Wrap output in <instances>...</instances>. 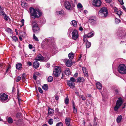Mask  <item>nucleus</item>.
I'll return each mask as SVG.
<instances>
[{"label":"nucleus","mask_w":126,"mask_h":126,"mask_svg":"<svg viewBox=\"0 0 126 126\" xmlns=\"http://www.w3.org/2000/svg\"><path fill=\"white\" fill-rule=\"evenodd\" d=\"M30 11L31 15L34 19L40 17L42 14L41 12L38 9H34V8L32 7L30 8Z\"/></svg>","instance_id":"f257e3e1"},{"label":"nucleus","mask_w":126,"mask_h":126,"mask_svg":"<svg viewBox=\"0 0 126 126\" xmlns=\"http://www.w3.org/2000/svg\"><path fill=\"white\" fill-rule=\"evenodd\" d=\"M99 16L101 17H106L108 14V10L106 7L101 8L98 12Z\"/></svg>","instance_id":"f03ea898"},{"label":"nucleus","mask_w":126,"mask_h":126,"mask_svg":"<svg viewBox=\"0 0 126 126\" xmlns=\"http://www.w3.org/2000/svg\"><path fill=\"white\" fill-rule=\"evenodd\" d=\"M31 23L33 32L35 33H38L39 32L40 29L37 21L35 20H33Z\"/></svg>","instance_id":"7ed1b4c3"},{"label":"nucleus","mask_w":126,"mask_h":126,"mask_svg":"<svg viewBox=\"0 0 126 126\" xmlns=\"http://www.w3.org/2000/svg\"><path fill=\"white\" fill-rule=\"evenodd\" d=\"M61 72V68L60 66H56L53 70V74L56 77L60 76Z\"/></svg>","instance_id":"20e7f679"},{"label":"nucleus","mask_w":126,"mask_h":126,"mask_svg":"<svg viewBox=\"0 0 126 126\" xmlns=\"http://www.w3.org/2000/svg\"><path fill=\"white\" fill-rule=\"evenodd\" d=\"M118 98V99L116 101V105L114 108V110L115 111L117 110L119 107L121 106L123 103V101L121 97H119Z\"/></svg>","instance_id":"39448f33"},{"label":"nucleus","mask_w":126,"mask_h":126,"mask_svg":"<svg viewBox=\"0 0 126 126\" xmlns=\"http://www.w3.org/2000/svg\"><path fill=\"white\" fill-rule=\"evenodd\" d=\"M118 70L121 74H126V66L124 64L120 65L118 67Z\"/></svg>","instance_id":"423d86ee"},{"label":"nucleus","mask_w":126,"mask_h":126,"mask_svg":"<svg viewBox=\"0 0 126 126\" xmlns=\"http://www.w3.org/2000/svg\"><path fill=\"white\" fill-rule=\"evenodd\" d=\"M48 58H46L42 56L41 54L38 55L37 57L35 58V60L36 61H43L47 62L48 60Z\"/></svg>","instance_id":"0eeeda50"},{"label":"nucleus","mask_w":126,"mask_h":126,"mask_svg":"<svg viewBox=\"0 0 126 126\" xmlns=\"http://www.w3.org/2000/svg\"><path fill=\"white\" fill-rule=\"evenodd\" d=\"M102 3L101 0H93V5L97 7H99L101 6Z\"/></svg>","instance_id":"6e6552de"},{"label":"nucleus","mask_w":126,"mask_h":126,"mask_svg":"<svg viewBox=\"0 0 126 126\" xmlns=\"http://www.w3.org/2000/svg\"><path fill=\"white\" fill-rule=\"evenodd\" d=\"M64 5L65 8L68 10L71 11L73 9V7L71 6L70 3L68 1H65Z\"/></svg>","instance_id":"1a4fd4ad"},{"label":"nucleus","mask_w":126,"mask_h":126,"mask_svg":"<svg viewBox=\"0 0 126 126\" xmlns=\"http://www.w3.org/2000/svg\"><path fill=\"white\" fill-rule=\"evenodd\" d=\"M72 34V39L74 40H76L79 37V34L77 31L74 30Z\"/></svg>","instance_id":"9d476101"},{"label":"nucleus","mask_w":126,"mask_h":126,"mask_svg":"<svg viewBox=\"0 0 126 126\" xmlns=\"http://www.w3.org/2000/svg\"><path fill=\"white\" fill-rule=\"evenodd\" d=\"M8 95L5 94L3 93L0 94V100L1 101L5 100L8 98Z\"/></svg>","instance_id":"9b49d317"},{"label":"nucleus","mask_w":126,"mask_h":126,"mask_svg":"<svg viewBox=\"0 0 126 126\" xmlns=\"http://www.w3.org/2000/svg\"><path fill=\"white\" fill-rule=\"evenodd\" d=\"M67 84L71 88H73L75 87V84L70 80L67 81Z\"/></svg>","instance_id":"f8f14e48"},{"label":"nucleus","mask_w":126,"mask_h":126,"mask_svg":"<svg viewBox=\"0 0 126 126\" xmlns=\"http://www.w3.org/2000/svg\"><path fill=\"white\" fill-rule=\"evenodd\" d=\"M65 64L67 67H70L72 65V62L71 60H68L66 61Z\"/></svg>","instance_id":"ddd939ff"},{"label":"nucleus","mask_w":126,"mask_h":126,"mask_svg":"<svg viewBox=\"0 0 126 126\" xmlns=\"http://www.w3.org/2000/svg\"><path fill=\"white\" fill-rule=\"evenodd\" d=\"M33 65L34 68L35 69H37L39 67V64L38 62L35 61L33 62Z\"/></svg>","instance_id":"4468645a"},{"label":"nucleus","mask_w":126,"mask_h":126,"mask_svg":"<svg viewBox=\"0 0 126 126\" xmlns=\"http://www.w3.org/2000/svg\"><path fill=\"white\" fill-rule=\"evenodd\" d=\"M65 123L67 126H71L70 123L71 120L69 118H66L65 119Z\"/></svg>","instance_id":"2eb2a0df"},{"label":"nucleus","mask_w":126,"mask_h":126,"mask_svg":"<svg viewBox=\"0 0 126 126\" xmlns=\"http://www.w3.org/2000/svg\"><path fill=\"white\" fill-rule=\"evenodd\" d=\"M82 69L84 75L86 77H88V73L86 69V68L85 67H82Z\"/></svg>","instance_id":"dca6fc26"},{"label":"nucleus","mask_w":126,"mask_h":126,"mask_svg":"<svg viewBox=\"0 0 126 126\" xmlns=\"http://www.w3.org/2000/svg\"><path fill=\"white\" fill-rule=\"evenodd\" d=\"M96 84L97 89L99 90H100L102 89V85L100 82H97L96 83Z\"/></svg>","instance_id":"f3484780"},{"label":"nucleus","mask_w":126,"mask_h":126,"mask_svg":"<svg viewBox=\"0 0 126 126\" xmlns=\"http://www.w3.org/2000/svg\"><path fill=\"white\" fill-rule=\"evenodd\" d=\"M77 82H82V83H83L84 81V78L80 77L78 78L77 79Z\"/></svg>","instance_id":"a211bd4d"},{"label":"nucleus","mask_w":126,"mask_h":126,"mask_svg":"<svg viewBox=\"0 0 126 126\" xmlns=\"http://www.w3.org/2000/svg\"><path fill=\"white\" fill-rule=\"evenodd\" d=\"M75 103L73 102V112L75 114H76L77 113V109L75 107Z\"/></svg>","instance_id":"6ab92c4d"},{"label":"nucleus","mask_w":126,"mask_h":126,"mask_svg":"<svg viewBox=\"0 0 126 126\" xmlns=\"http://www.w3.org/2000/svg\"><path fill=\"white\" fill-rule=\"evenodd\" d=\"M56 13L57 15H65L64 11L63 10H62L60 11L56 12Z\"/></svg>","instance_id":"aec40b11"},{"label":"nucleus","mask_w":126,"mask_h":126,"mask_svg":"<svg viewBox=\"0 0 126 126\" xmlns=\"http://www.w3.org/2000/svg\"><path fill=\"white\" fill-rule=\"evenodd\" d=\"M16 66L17 69L20 70L22 68V64L21 63H19L16 64Z\"/></svg>","instance_id":"412c9836"},{"label":"nucleus","mask_w":126,"mask_h":126,"mask_svg":"<svg viewBox=\"0 0 126 126\" xmlns=\"http://www.w3.org/2000/svg\"><path fill=\"white\" fill-rule=\"evenodd\" d=\"M48 112L49 114L52 115L54 114V110L51 108H49L48 110Z\"/></svg>","instance_id":"4be33fe9"},{"label":"nucleus","mask_w":126,"mask_h":126,"mask_svg":"<svg viewBox=\"0 0 126 126\" xmlns=\"http://www.w3.org/2000/svg\"><path fill=\"white\" fill-rule=\"evenodd\" d=\"M122 119V116L121 115L118 116L116 119V121L118 123L120 122Z\"/></svg>","instance_id":"5701e85b"},{"label":"nucleus","mask_w":126,"mask_h":126,"mask_svg":"<svg viewBox=\"0 0 126 126\" xmlns=\"http://www.w3.org/2000/svg\"><path fill=\"white\" fill-rule=\"evenodd\" d=\"M94 32L93 31L89 33L87 35V37L88 38H90L93 36L94 35Z\"/></svg>","instance_id":"b1692460"},{"label":"nucleus","mask_w":126,"mask_h":126,"mask_svg":"<svg viewBox=\"0 0 126 126\" xmlns=\"http://www.w3.org/2000/svg\"><path fill=\"white\" fill-rule=\"evenodd\" d=\"M74 55L73 53H70L68 54V57L71 60L74 58Z\"/></svg>","instance_id":"393cba45"},{"label":"nucleus","mask_w":126,"mask_h":126,"mask_svg":"<svg viewBox=\"0 0 126 126\" xmlns=\"http://www.w3.org/2000/svg\"><path fill=\"white\" fill-rule=\"evenodd\" d=\"M65 73L67 75H70V69L68 68L66 69L65 71Z\"/></svg>","instance_id":"a878e982"},{"label":"nucleus","mask_w":126,"mask_h":126,"mask_svg":"<svg viewBox=\"0 0 126 126\" xmlns=\"http://www.w3.org/2000/svg\"><path fill=\"white\" fill-rule=\"evenodd\" d=\"M89 21L92 24L95 23L96 21L93 19L90 18L89 20Z\"/></svg>","instance_id":"bb28decb"},{"label":"nucleus","mask_w":126,"mask_h":126,"mask_svg":"<svg viewBox=\"0 0 126 126\" xmlns=\"http://www.w3.org/2000/svg\"><path fill=\"white\" fill-rule=\"evenodd\" d=\"M13 120L11 117H9L8 118L7 121L9 124L12 123L13 122Z\"/></svg>","instance_id":"cd10ccee"},{"label":"nucleus","mask_w":126,"mask_h":126,"mask_svg":"<svg viewBox=\"0 0 126 126\" xmlns=\"http://www.w3.org/2000/svg\"><path fill=\"white\" fill-rule=\"evenodd\" d=\"M71 22L72 25L74 27H76L77 25V22L76 21L73 20L71 21Z\"/></svg>","instance_id":"c85d7f7f"},{"label":"nucleus","mask_w":126,"mask_h":126,"mask_svg":"<svg viewBox=\"0 0 126 126\" xmlns=\"http://www.w3.org/2000/svg\"><path fill=\"white\" fill-rule=\"evenodd\" d=\"M42 88L45 90H47L48 89V85L47 84H45L42 86Z\"/></svg>","instance_id":"c756f323"},{"label":"nucleus","mask_w":126,"mask_h":126,"mask_svg":"<svg viewBox=\"0 0 126 126\" xmlns=\"http://www.w3.org/2000/svg\"><path fill=\"white\" fill-rule=\"evenodd\" d=\"M86 48H89L91 46V43L87 41L86 43Z\"/></svg>","instance_id":"7c9ffc66"},{"label":"nucleus","mask_w":126,"mask_h":126,"mask_svg":"<svg viewBox=\"0 0 126 126\" xmlns=\"http://www.w3.org/2000/svg\"><path fill=\"white\" fill-rule=\"evenodd\" d=\"M11 38L16 42L18 40V39L17 37L15 36H12L11 37Z\"/></svg>","instance_id":"2f4dec72"},{"label":"nucleus","mask_w":126,"mask_h":126,"mask_svg":"<svg viewBox=\"0 0 126 126\" xmlns=\"http://www.w3.org/2000/svg\"><path fill=\"white\" fill-rule=\"evenodd\" d=\"M26 77V76L25 73L23 74H22L21 76V78L23 81H24L25 80Z\"/></svg>","instance_id":"473e14b6"},{"label":"nucleus","mask_w":126,"mask_h":126,"mask_svg":"<svg viewBox=\"0 0 126 126\" xmlns=\"http://www.w3.org/2000/svg\"><path fill=\"white\" fill-rule=\"evenodd\" d=\"M53 120L51 118L48 121V123L50 125H51L53 124Z\"/></svg>","instance_id":"72a5a7b5"},{"label":"nucleus","mask_w":126,"mask_h":126,"mask_svg":"<svg viewBox=\"0 0 126 126\" xmlns=\"http://www.w3.org/2000/svg\"><path fill=\"white\" fill-rule=\"evenodd\" d=\"M69 99L68 98V96H67L66 97L65 100V104H66V105L68 104L69 103Z\"/></svg>","instance_id":"f704fd0d"},{"label":"nucleus","mask_w":126,"mask_h":126,"mask_svg":"<svg viewBox=\"0 0 126 126\" xmlns=\"http://www.w3.org/2000/svg\"><path fill=\"white\" fill-rule=\"evenodd\" d=\"M115 23L116 24H118L119 22H121V21L120 20L117 18H115Z\"/></svg>","instance_id":"c9c22d12"},{"label":"nucleus","mask_w":126,"mask_h":126,"mask_svg":"<svg viewBox=\"0 0 126 126\" xmlns=\"http://www.w3.org/2000/svg\"><path fill=\"white\" fill-rule=\"evenodd\" d=\"M33 39L35 41H38L39 40L38 38L35 36L34 34L33 35Z\"/></svg>","instance_id":"e433bc0d"},{"label":"nucleus","mask_w":126,"mask_h":126,"mask_svg":"<svg viewBox=\"0 0 126 126\" xmlns=\"http://www.w3.org/2000/svg\"><path fill=\"white\" fill-rule=\"evenodd\" d=\"M47 79L48 82H51L53 80V77L52 76H49L48 78Z\"/></svg>","instance_id":"4c0bfd02"},{"label":"nucleus","mask_w":126,"mask_h":126,"mask_svg":"<svg viewBox=\"0 0 126 126\" xmlns=\"http://www.w3.org/2000/svg\"><path fill=\"white\" fill-rule=\"evenodd\" d=\"M116 13V14L118 15L119 16H120L122 12L121 11L119 10L117 11V12Z\"/></svg>","instance_id":"58836bf2"},{"label":"nucleus","mask_w":126,"mask_h":126,"mask_svg":"<svg viewBox=\"0 0 126 126\" xmlns=\"http://www.w3.org/2000/svg\"><path fill=\"white\" fill-rule=\"evenodd\" d=\"M63 124L61 122H59L57 123L56 126H63Z\"/></svg>","instance_id":"ea45409f"},{"label":"nucleus","mask_w":126,"mask_h":126,"mask_svg":"<svg viewBox=\"0 0 126 126\" xmlns=\"http://www.w3.org/2000/svg\"><path fill=\"white\" fill-rule=\"evenodd\" d=\"M21 22L22 24L20 25V27H22L24 25V19H22L21 20Z\"/></svg>","instance_id":"a19ab883"},{"label":"nucleus","mask_w":126,"mask_h":126,"mask_svg":"<svg viewBox=\"0 0 126 126\" xmlns=\"http://www.w3.org/2000/svg\"><path fill=\"white\" fill-rule=\"evenodd\" d=\"M21 79V78L19 76L18 77L16 78V81L17 82H18Z\"/></svg>","instance_id":"79ce46f5"},{"label":"nucleus","mask_w":126,"mask_h":126,"mask_svg":"<svg viewBox=\"0 0 126 126\" xmlns=\"http://www.w3.org/2000/svg\"><path fill=\"white\" fill-rule=\"evenodd\" d=\"M4 19L6 21H7L8 20V19H9V17L8 16H7L6 15H5V16H4Z\"/></svg>","instance_id":"37998d69"},{"label":"nucleus","mask_w":126,"mask_h":126,"mask_svg":"<svg viewBox=\"0 0 126 126\" xmlns=\"http://www.w3.org/2000/svg\"><path fill=\"white\" fill-rule=\"evenodd\" d=\"M70 81L72 82H75L76 81V79L73 77H71L70 78Z\"/></svg>","instance_id":"c03bdc74"},{"label":"nucleus","mask_w":126,"mask_h":126,"mask_svg":"<svg viewBox=\"0 0 126 126\" xmlns=\"http://www.w3.org/2000/svg\"><path fill=\"white\" fill-rule=\"evenodd\" d=\"M38 89L39 92L41 94L43 93V91L42 89L40 87H39L38 88Z\"/></svg>","instance_id":"a18cd8bd"},{"label":"nucleus","mask_w":126,"mask_h":126,"mask_svg":"<svg viewBox=\"0 0 126 126\" xmlns=\"http://www.w3.org/2000/svg\"><path fill=\"white\" fill-rule=\"evenodd\" d=\"M77 7L78 8H81L82 7V6L81 3H79L77 5Z\"/></svg>","instance_id":"49530a36"},{"label":"nucleus","mask_w":126,"mask_h":126,"mask_svg":"<svg viewBox=\"0 0 126 126\" xmlns=\"http://www.w3.org/2000/svg\"><path fill=\"white\" fill-rule=\"evenodd\" d=\"M87 37V34L84 35L83 36V40L85 42L86 40L85 38Z\"/></svg>","instance_id":"de8ad7c7"},{"label":"nucleus","mask_w":126,"mask_h":126,"mask_svg":"<svg viewBox=\"0 0 126 126\" xmlns=\"http://www.w3.org/2000/svg\"><path fill=\"white\" fill-rule=\"evenodd\" d=\"M118 1L121 5H123L124 4V3L123 0H119Z\"/></svg>","instance_id":"09e8293b"},{"label":"nucleus","mask_w":126,"mask_h":126,"mask_svg":"<svg viewBox=\"0 0 126 126\" xmlns=\"http://www.w3.org/2000/svg\"><path fill=\"white\" fill-rule=\"evenodd\" d=\"M113 9L114 10V12L116 13L117 12V9L116 7H114L113 8Z\"/></svg>","instance_id":"8fccbe9b"},{"label":"nucleus","mask_w":126,"mask_h":126,"mask_svg":"<svg viewBox=\"0 0 126 126\" xmlns=\"http://www.w3.org/2000/svg\"><path fill=\"white\" fill-rule=\"evenodd\" d=\"M0 13L1 15H3L4 16H5V15H6L3 11H2L1 12H0Z\"/></svg>","instance_id":"3c124183"},{"label":"nucleus","mask_w":126,"mask_h":126,"mask_svg":"<svg viewBox=\"0 0 126 126\" xmlns=\"http://www.w3.org/2000/svg\"><path fill=\"white\" fill-rule=\"evenodd\" d=\"M81 97L82 100H86V98L83 95H81Z\"/></svg>","instance_id":"603ef678"},{"label":"nucleus","mask_w":126,"mask_h":126,"mask_svg":"<svg viewBox=\"0 0 126 126\" xmlns=\"http://www.w3.org/2000/svg\"><path fill=\"white\" fill-rule=\"evenodd\" d=\"M21 5L22 6H24V5L25 6H26L27 5V4L25 2H23L21 3Z\"/></svg>","instance_id":"864d4df0"},{"label":"nucleus","mask_w":126,"mask_h":126,"mask_svg":"<svg viewBox=\"0 0 126 126\" xmlns=\"http://www.w3.org/2000/svg\"><path fill=\"white\" fill-rule=\"evenodd\" d=\"M36 77H37V76L34 73L33 75V78L35 80H36Z\"/></svg>","instance_id":"5fc2aeb1"},{"label":"nucleus","mask_w":126,"mask_h":126,"mask_svg":"<svg viewBox=\"0 0 126 126\" xmlns=\"http://www.w3.org/2000/svg\"><path fill=\"white\" fill-rule=\"evenodd\" d=\"M55 98L56 100H58L59 99V97L58 95H56L55 96Z\"/></svg>","instance_id":"6e6d98bb"},{"label":"nucleus","mask_w":126,"mask_h":126,"mask_svg":"<svg viewBox=\"0 0 126 126\" xmlns=\"http://www.w3.org/2000/svg\"><path fill=\"white\" fill-rule=\"evenodd\" d=\"M32 45L30 44L29 45V48L30 49H31L32 48Z\"/></svg>","instance_id":"4d7b16f0"},{"label":"nucleus","mask_w":126,"mask_h":126,"mask_svg":"<svg viewBox=\"0 0 126 126\" xmlns=\"http://www.w3.org/2000/svg\"><path fill=\"white\" fill-rule=\"evenodd\" d=\"M27 64L29 66H30L32 65V63L31 62H28L27 63Z\"/></svg>","instance_id":"13d9d810"},{"label":"nucleus","mask_w":126,"mask_h":126,"mask_svg":"<svg viewBox=\"0 0 126 126\" xmlns=\"http://www.w3.org/2000/svg\"><path fill=\"white\" fill-rule=\"evenodd\" d=\"M126 103H125L123 104V106L122 107V108L123 109L125 108V106H126Z\"/></svg>","instance_id":"bf43d9fd"},{"label":"nucleus","mask_w":126,"mask_h":126,"mask_svg":"<svg viewBox=\"0 0 126 126\" xmlns=\"http://www.w3.org/2000/svg\"><path fill=\"white\" fill-rule=\"evenodd\" d=\"M34 74L36 75V76H38L40 74L38 72L35 73H34Z\"/></svg>","instance_id":"052dcab7"},{"label":"nucleus","mask_w":126,"mask_h":126,"mask_svg":"<svg viewBox=\"0 0 126 126\" xmlns=\"http://www.w3.org/2000/svg\"><path fill=\"white\" fill-rule=\"evenodd\" d=\"M122 8L124 11H126V8H125V7L124 6H122Z\"/></svg>","instance_id":"680f3d73"},{"label":"nucleus","mask_w":126,"mask_h":126,"mask_svg":"<svg viewBox=\"0 0 126 126\" xmlns=\"http://www.w3.org/2000/svg\"><path fill=\"white\" fill-rule=\"evenodd\" d=\"M4 63H0V67H2L3 66V65Z\"/></svg>","instance_id":"e2e57ef3"},{"label":"nucleus","mask_w":126,"mask_h":126,"mask_svg":"<svg viewBox=\"0 0 126 126\" xmlns=\"http://www.w3.org/2000/svg\"><path fill=\"white\" fill-rule=\"evenodd\" d=\"M20 113H17L16 115V117H19V115H20Z\"/></svg>","instance_id":"0e129e2a"},{"label":"nucleus","mask_w":126,"mask_h":126,"mask_svg":"<svg viewBox=\"0 0 126 126\" xmlns=\"http://www.w3.org/2000/svg\"><path fill=\"white\" fill-rule=\"evenodd\" d=\"M79 30L80 31H82L83 30V28L81 27H79Z\"/></svg>","instance_id":"69168bd1"},{"label":"nucleus","mask_w":126,"mask_h":126,"mask_svg":"<svg viewBox=\"0 0 126 126\" xmlns=\"http://www.w3.org/2000/svg\"><path fill=\"white\" fill-rule=\"evenodd\" d=\"M107 3H110V0H105Z\"/></svg>","instance_id":"338daca9"},{"label":"nucleus","mask_w":126,"mask_h":126,"mask_svg":"<svg viewBox=\"0 0 126 126\" xmlns=\"http://www.w3.org/2000/svg\"><path fill=\"white\" fill-rule=\"evenodd\" d=\"M97 123L96 122H94V126H96L97 125Z\"/></svg>","instance_id":"774afa93"}]
</instances>
